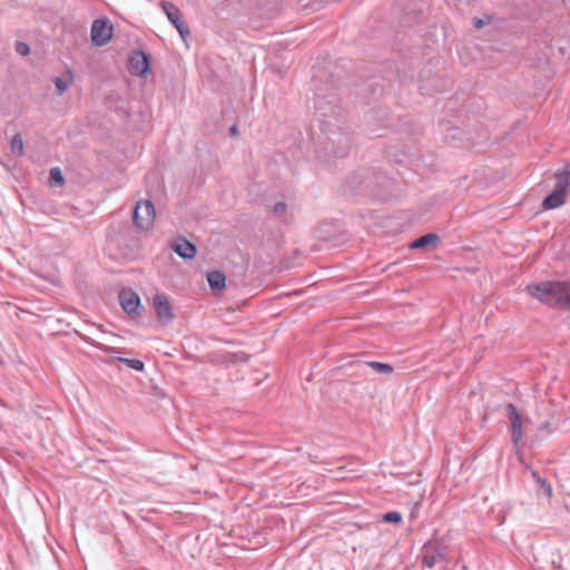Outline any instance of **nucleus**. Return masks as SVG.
<instances>
[{
    "mask_svg": "<svg viewBox=\"0 0 570 570\" xmlns=\"http://www.w3.org/2000/svg\"><path fill=\"white\" fill-rule=\"evenodd\" d=\"M525 291L542 304L570 311V281H546L528 285Z\"/></svg>",
    "mask_w": 570,
    "mask_h": 570,
    "instance_id": "nucleus-1",
    "label": "nucleus"
},
{
    "mask_svg": "<svg viewBox=\"0 0 570 570\" xmlns=\"http://www.w3.org/2000/svg\"><path fill=\"white\" fill-rule=\"evenodd\" d=\"M156 209L151 200L138 202L132 214L134 225L139 230H149L155 223Z\"/></svg>",
    "mask_w": 570,
    "mask_h": 570,
    "instance_id": "nucleus-2",
    "label": "nucleus"
},
{
    "mask_svg": "<svg viewBox=\"0 0 570 570\" xmlns=\"http://www.w3.org/2000/svg\"><path fill=\"white\" fill-rule=\"evenodd\" d=\"M159 6L170 23L176 28L181 39L185 41L188 37H190V29L184 21L180 9L176 4L165 0L160 1Z\"/></svg>",
    "mask_w": 570,
    "mask_h": 570,
    "instance_id": "nucleus-3",
    "label": "nucleus"
},
{
    "mask_svg": "<svg viewBox=\"0 0 570 570\" xmlns=\"http://www.w3.org/2000/svg\"><path fill=\"white\" fill-rule=\"evenodd\" d=\"M114 33V26L109 19H96L91 26V41L97 47L107 45Z\"/></svg>",
    "mask_w": 570,
    "mask_h": 570,
    "instance_id": "nucleus-4",
    "label": "nucleus"
},
{
    "mask_svg": "<svg viewBox=\"0 0 570 570\" xmlns=\"http://www.w3.org/2000/svg\"><path fill=\"white\" fill-rule=\"evenodd\" d=\"M153 304L158 323L161 325L169 324L174 318V312L168 296L164 293H157L154 296Z\"/></svg>",
    "mask_w": 570,
    "mask_h": 570,
    "instance_id": "nucleus-5",
    "label": "nucleus"
},
{
    "mask_svg": "<svg viewBox=\"0 0 570 570\" xmlns=\"http://www.w3.org/2000/svg\"><path fill=\"white\" fill-rule=\"evenodd\" d=\"M150 68L149 56L142 50H136L129 58L128 70L132 76L145 77Z\"/></svg>",
    "mask_w": 570,
    "mask_h": 570,
    "instance_id": "nucleus-6",
    "label": "nucleus"
},
{
    "mask_svg": "<svg viewBox=\"0 0 570 570\" xmlns=\"http://www.w3.org/2000/svg\"><path fill=\"white\" fill-rule=\"evenodd\" d=\"M505 407L511 421V440L514 446H518L523 436L522 416L513 403H508Z\"/></svg>",
    "mask_w": 570,
    "mask_h": 570,
    "instance_id": "nucleus-7",
    "label": "nucleus"
},
{
    "mask_svg": "<svg viewBox=\"0 0 570 570\" xmlns=\"http://www.w3.org/2000/svg\"><path fill=\"white\" fill-rule=\"evenodd\" d=\"M119 303L127 314H138L140 297L131 288H124L119 292Z\"/></svg>",
    "mask_w": 570,
    "mask_h": 570,
    "instance_id": "nucleus-8",
    "label": "nucleus"
},
{
    "mask_svg": "<svg viewBox=\"0 0 570 570\" xmlns=\"http://www.w3.org/2000/svg\"><path fill=\"white\" fill-rule=\"evenodd\" d=\"M330 144L335 157H344L351 147V138L346 132H337L330 138Z\"/></svg>",
    "mask_w": 570,
    "mask_h": 570,
    "instance_id": "nucleus-9",
    "label": "nucleus"
},
{
    "mask_svg": "<svg viewBox=\"0 0 570 570\" xmlns=\"http://www.w3.org/2000/svg\"><path fill=\"white\" fill-rule=\"evenodd\" d=\"M171 249L184 259H191L197 253L196 245L184 237L176 238L171 244Z\"/></svg>",
    "mask_w": 570,
    "mask_h": 570,
    "instance_id": "nucleus-10",
    "label": "nucleus"
},
{
    "mask_svg": "<svg viewBox=\"0 0 570 570\" xmlns=\"http://www.w3.org/2000/svg\"><path fill=\"white\" fill-rule=\"evenodd\" d=\"M569 193L570 190H560L554 187L552 193L543 199L542 207L547 210L559 208L566 203Z\"/></svg>",
    "mask_w": 570,
    "mask_h": 570,
    "instance_id": "nucleus-11",
    "label": "nucleus"
},
{
    "mask_svg": "<svg viewBox=\"0 0 570 570\" xmlns=\"http://www.w3.org/2000/svg\"><path fill=\"white\" fill-rule=\"evenodd\" d=\"M441 243V238L438 234L429 233L422 235L414 242H412L409 247L411 249H426L429 247H435Z\"/></svg>",
    "mask_w": 570,
    "mask_h": 570,
    "instance_id": "nucleus-12",
    "label": "nucleus"
},
{
    "mask_svg": "<svg viewBox=\"0 0 570 570\" xmlns=\"http://www.w3.org/2000/svg\"><path fill=\"white\" fill-rule=\"evenodd\" d=\"M444 559V553L434 546L425 547V550L423 552L422 557V563L423 566L428 568H433L438 562Z\"/></svg>",
    "mask_w": 570,
    "mask_h": 570,
    "instance_id": "nucleus-13",
    "label": "nucleus"
},
{
    "mask_svg": "<svg viewBox=\"0 0 570 570\" xmlns=\"http://www.w3.org/2000/svg\"><path fill=\"white\" fill-rule=\"evenodd\" d=\"M554 187L560 190H570V163L554 173Z\"/></svg>",
    "mask_w": 570,
    "mask_h": 570,
    "instance_id": "nucleus-14",
    "label": "nucleus"
},
{
    "mask_svg": "<svg viewBox=\"0 0 570 570\" xmlns=\"http://www.w3.org/2000/svg\"><path fill=\"white\" fill-rule=\"evenodd\" d=\"M207 281L213 291H222L226 286V276L219 271L209 272Z\"/></svg>",
    "mask_w": 570,
    "mask_h": 570,
    "instance_id": "nucleus-15",
    "label": "nucleus"
},
{
    "mask_svg": "<svg viewBox=\"0 0 570 570\" xmlns=\"http://www.w3.org/2000/svg\"><path fill=\"white\" fill-rule=\"evenodd\" d=\"M73 76L71 71H67V77H57L53 82L56 86V94L62 95L69 87V85L72 82Z\"/></svg>",
    "mask_w": 570,
    "mask_h": 570,
    "instance_id": "nucleus-16",
    "label": "nucleus"
},
{
    "mask_svg": "<svg viewBox=\"0 0 570 570\" xmlns=\"http://www.w3.org/2000/svg\"><path fill=\"white\" fill-rule=\"evenodd\" d=\"M118 360H119L120 363L126 364L128 367H130V368H132L135 371L141 372L145 368V364L140 360L126 358V357H119Z\"/></svg>",
    "mask_w": 570,
    "mask_h": 570,
    "instance_id": "nucleus-17",
    "label": "nucleus"
},
{
    "mask_svg": "<svg viewBox=\"0 0 570 570\" xmlns=\"http://www.w3.org/2000/svg\"><path fill=\"white\" fill-rule=\"evenodd\" d=\"M11 151L17 156H21L23 154V140L19 134L14 135L11 140Z\"/></svg>",
    "mask_w": 570,
    "mask_h": 570,
    "instance_id": "nucleus-18",
    "label": "nucleus"
},
{
    "mask_svg": "<svg viewBox=\"0 0 570 570\" xmlns=\"http://www.w3.org/2000/svg\"><path fill=\"white\" fill-rule=\"evenodd\" d=\"M532 476L543 489L547 498H551L552 497V488H551L550 483L547 480L542 479L535 471L532 472Z\"/></svg>",
    "mask_w": 570,
    "mask_h": 570,
    "instance_id": "nucleus-19",
    "label": "nucleus"
},
{
    "mask_svg": "<svg viewBox=\"0 0 570 570\" xmlns=\"http://www.w3.org/2000/svg\"><path fill=\"white\" fill-rule=\"evenodd\" d=\"M368 366L379 373L391 374L393 372V367L387 363L370 362Z\"/></svg>",
    "mask_w": 570,
    "mask_h": 570,
    "instance_id": "nucleus-20",
    "label": "nucleus"
},
{
    "mask_svg": "<svg viewBox=\"0 0 570 570\" xmlns=\"http://www.w3.org/2000/svg\"><path fill=\"white\" fill-rule=\"evenodd\" d=\"M50 179L55 181L57 185L62 186L65 183V178L62 171L59 167H53L50 169Z\"/></svg>",
    "mask_w": 570,
    "mask_h": 570,
    "instance_id": "nucleus-21",
    "label": "nucleus"
},
{
    "mask_svg": "<svg viewBox=\"0 0 570 570\" xmlns=\"http://www.w3.org/2000/svg\"><path fill=\"white\" fill-rule=\"evenodd\" d=\"M492 22V17L491 16H484L482 18H475L473 20V27L475 29H482L483 27L490 24Z\"/></svg>",
    "mask_w": 570,
    "mask_h": 570,
    "instance_id": "nucleus-22",
    "label": "nucleus"
},
{
    "mask_svg": "<svg viewBox=\"0 0 570 570\" xmlns=\"http://www.w3.org/2000/svg\"><path fill=\"white\" fill-rule=\"evenodd\" d=\"M287 205L284 202H278L273 207V214L277 217H283L286 214Z\"/></svg>",
    "mask_w": 570,
    "mask_h": 570,
    "instance_id": "nucleus-23",
    "label": "nucleus"
},
{
    "mask_svg": "<svg viewBox=\"0 0 570 570\" xmlns=\"http://www.w3.org/2000/svg\"><path fill=\"white\" fill-rule=\"evenodd\" d=\"M383 520L385 522H395V523H399L402 521V515L401 513L399 512H395V511H392V512H387L383 515Z\"/></svg>",
    "mask_w": 570,
    "mask_h": 570,
    "instance_id": "nucleus-24",
    "label": "nucleus"
},
{
    "mask_svg": "<svg viewBox=\"0 0 570 570\" xmlns=\"http://www.w3.org/2000/svg\"><path fill=\"white\" fill-rule=\"evenodd\" d=\"M16 50L18 53L22 56H27L30 52L29 46L24 42H18L16 46Z\"/></svg>",
    "mask_w": 570,
    "mask_h": 570,
    "instance_id": "nucleus-25",
    "label": "nucleus"
},
{
    "mask_svg": "<svg viewBox=\"0 0 570 570\" xmlns=\"http://www.w3.org/2000/svg\"><path fill=\"white\" fill-rule=\"evenodd\" d=\"M229 132L233 137L237 136L238 135V130H237V127L236 125H233L230 128H229Z\"/></svg>",
    "mask_w": 570,
    "mask_h": 570,
    "instance_id": "nucleus-26",
    "label": "nucleus"
},
{
    "mask_svg": "<svg viewBox=\"0 0 570 570\" xmlns=\"http://www.w3.org/2000/svg\"><path fill=\"white\" fill-rule=\"evenodd\" d=\"M322 104H323V100H322V99H320V98H317V100H316V108H317L318 110H321V109H322Z\"/></svg>",
    "mask_w": 570,
    "mask_h": 570,
    "instance_id": "nucleus-27",
    "label": "nucleus"
},
{
    "mask_svg": "<svg viewBox=\"0 0 570 570\" xmlns=\"http://www.w3.org/2000/svg\"><path fill=\"white\" fill-rule=\"evenodd\" d=\"M548 425H549V423H544V424L541 425L540 429L547 428Z\"/></svg>",
    "mask_w": 570,
    "mask_h": 570,
    "instance_id": "nucleus-28",
    "label": "nucleus"
}]
</instances>
